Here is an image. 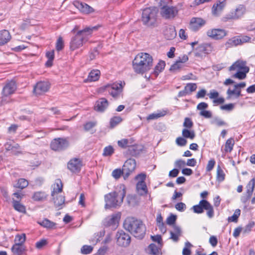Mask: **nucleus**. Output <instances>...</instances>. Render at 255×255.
Segmentation results:
<instances>
[{
  "label": "nucleus",
  "instance_id": "f257e3e1",
  "mask_svg": "<svg viewBox=\"0 0 255 255\" xmlns=\"http://www.w3.org/2000/svg\"><path fill=\"white\" fill-rule=\"evenodd\" d=\"M99 27V25L86 27L82 30H79L71 39L70 49L74 51L82 46L83 44L91 37L93 31L97 30Z\"/></svg>",
  "mask_w": 255,
  "mask_h": 255
},
{
  "label": "nucleus",
  "instance_id": "f03ea898",
  "mask_svg": "<svg viewBox=\"0 0 255 255\" xmlns=\"http://www.w3.org/2000/svg\"><path fill=\"white\" fill-rule=\"evenodd\" d=\"M126 194L125 186L124 184H120L117 186L115 191L105 195V209L117 208L121 206Z\"/></svg>",
  "mask_w": 255,
  "mask_h": 255
},
{
  "label": "nucleus",
  "instance_id": "7ed1b4c3",
  "mask_svg": "<svg viewBox=\"0 0 255 255\" xmlns=\"http://www.w3.org/2000/svg\"><path fill=\"white\" fill-rule=\"evenodd\" d=\"M124 228L134 237L141 239L146 232V227L142 221L134 217H128L124 223Z\"/></svg>",
  "mask_w": 255,
  "mask_h": 255
},
{
  "label": "nucleus",
  "instance_id": "20e7f679",
  "mask_svg": "<svg viewBox=\"0 0 255 255\" xmlns=\"http://www.w3.org/2000/svg\"><path fill=\"white\" fill-rule=\"evenodd\" d=\"M62 190L63 185L62 182L60 179H57L51 192V196L55 206L59 208V209L62 208V206L65 203V196L59 194H61Z\"/></svg>",
  "mask_w": 255,
  "mask_h": 255
},
{
  "label": "nucleus",
  "instance_id": "39448f33",
  "mask_svg": "<svg viewBox=\"0 0 255 255\" xmlns=\"http://www.w3.org/2000/svg\"><path fill=\"white\" fill-rule=\"evenodd\" d=\"M158 12V9L155 6L144 8L141 17L143 24L148 26H153L156 21Z\"/></svg>",
  "mask_w": 255,
  "mask_h": 255
},
{
  "label": "nucleus",
  "instance_id": "423d86ee",
  "mask_svg": "<svg viewBox=\"0 0 255 255\" xmlns=\"http://www.w3.org/2000/svg\"><path fill=\"white\" fill-rule=\"evenodd\" d=\"M245 61L238 60L233 64L229 68L230 71H237L232 77L243 80L246 77V74L249 71V68L246 66Z\"/></svg>",
  "mask_w": 255,
  "mask_h": 255
},
{
  "label": "nucleus",
  "instance_id": "0eeeda50",
  "mask_svg": "<svg viewBox=\"0 0 255 255\" xmlns=\"http://www.w3.org/2000/svg\"><path fill=\"white\" fill-rule=\"evenodd\" d=\"M100 91H107L113 98L115 99H118L120 98L123 92L122 82L121 83H114L103 86L100 88Z\"/></svg>",
  "mask_w": 255,
  "mask_h": 255
},
{
  "label": "nucleus",
  "instance_id": "6e6552de",
  "mask_svg": "<svg viewBox=\"0 0 255 255\" xmlns=\"http://www.w3.org/2000/svg\"><path fill=\"white\" fill-rule=\"evenodd\" d=\"M246 12L245 5L240 4L234 10L231 11L223 18V21L226 22L229 20H237L241 18Z\"/></svg>",
  "mask_w": 255,
  "mask_h": 255
},
{
  "label": "nucleus",
  "instance_id": "1a4fd4ad",
  "mask_svg": "<svg viewBox=\"0 0 255 255\" xmlns=\"http://www.w3.org/2000/svg\"><path fill=\"white\" fill-rule=\"evenodd\" d=\"M69 146V142L64 138H58L53 140L50 144L51 149L55 151H61L66 149Z\"/></svg>",
  "mask_w": 255,
  "mask_h": 255
},
{
  "label": "nucleus",
  "instance_id": "9d476101",
  "mask_svg": "<svg viewBox=\"0 0 255 255\" xmlns=\"http://www.w3.org/2000/svg\"><path fill=\"white\" fill-rule=\"evenodd\" d=\"M178 9L176 7L164 5L161 7L160 14L165 19H172L178 13Z\"/></svg>",
  "mask_w": 255,
  "mask_h": 255
},
{
  "label": "nucleus",
  "instance_id": "9b49d317",
  "mask_svg": "<svg viewBox=\"0 0 255 255\" xmlns=\"http://www.w3.org/2000/svg\"><path fill=\"white\" fill-rule=\"evenodd\" d=\"M214 50L213 45L211 43H203L198 46L195 53L196 57H202L203 55L211 53Z\"/></svg>",
  "mask_w": 255,
  "mask_h": 255
},
{
  "label": "nucleus",
  "instance_id": "f8f14e48",
  "mask_svg": "<svg viewBox=\"0 0 255 255\" xmlns=\"http://www.w3.org/2000/svg\"><path fill=\"white\" fill-rule=\"evenodd\" d=\"M135 167L136 161L134 159H128L125 162L123 167L125 179L128 178L129 175L134 171Z\"/></svg>",
  "mask_w": 255,
  "mask_h": 255
},
{
  "label": "nucleus",
  "instance_id": "ddd939ff",
  "mask_svg": "<svg viewBox=\"0 0 255 255\" xmlns=\"http://www.w3.org/2000/svg\"><path fill=\"white\" fill-rule=\"evenodd\" d=\"M117 244L122 247H127L130 243L129 235L123 230L119 231L116 234Z\"/></svg>",
  "mask_w": 255,
  "mask_h": 255
},
{
  "label": "nucleus",
  "instance_id": "4468645a",
  "mask_svg": "<svg viewBox=\"0 0 255 255\" xmlns=\"http://www.w3.org/2000/svg\"><path fill=\"white\" fill-rule=\"evenodd\" d=\"M50 87V84L48 81H39L34 86L33 92L36 95H40L47 92Z\"/></svg>",
  "mask_w": 255,
  "mask_h": 255
},
{
  "label": "nucleus",
  "instance_id": "2eb2a0df",
  "mask_svg": "<svg viewBox=\"0 0 255 255\" xmlns=\"http://www.w3.org/2000/svg\"><path fill=\"white\" fill-rule=\"evenodd\" d=\"M121 214L120 213L113 214L105 219L104 225L107 227H111L112 229L115 230L118 226Z\"/></svg>",
  "mask_w": 255,
  "mask_h": 255
},
{
  "label": "nucleus",
  "instance_id": "dca6fc26",
  "mask_svg": "<svg viewBox=\"0 0 255 255\" xmlns=\"http://www.w3.org/2000/svg\"><path fill=\"white\" fill-rule=\"evenodd\" d=\"M255 186V178H253L247 185V191L245 194L241 197V202L246 204L251 197Z\"/></svg>",
  "mask_w": 255,
  "mask_h": 255
},
{
  "label": "nucleus",
  "instance_id": "f3484780",
  "mask_svg": "<svg viewBox=\"0 0 255 255\" xmlns=\"http://www.w3.org/2000/svg\"><path fill=\"white\" fill-rule=\"evenodd\" d=\"M226 5V0H218L213 5L211 9L213 16H219Z\"/></svg>",
  "mask_w": 255,
  "mask_h": 255
},
{
  "label": "nucleus",
  "instance_id": "a211bd4d",
  "mask_svg": "<svg viewBox=\"0 0 255 255\" xmlns=\"http://www.w3.org/2000/svg\"><path fill=\"white\" fill-rule=\"evenodd\" d=\"M132 66L135 73L143 74L149 71L152 66V65H147V64H145V63L144 64L142 63H141V64L138 63L137 61H135V59L134 58L132 61Z\"/></svg>",
  "mask_w": 255,
  "mask_h": 255
},
{
  "label": "nucleus",
  "instance_id": "6ab92c4d",
  "mask_svg": "<svg viewBox=\"0 0 255 255\" xmlns=\"http://www.w3.org/2000/svg\"><path fill=\"white\" fill-rule=\"evenodd\" d=\"M132 66L135 73L143 74L149 71L152 66V65H147V64H145V63L144 64L142 63H141V64L138 63L137 61H135V59L134 58L132 61Z\"/></svg>",
  "mask_w": 255,
  "mask_h": 255
},
{
  "label": "nucleus",
  "instance_id": "aec40b11",
  "mask_svg": "<svg viewBox=\"0 0 255 255\" xmlns=\"http://www.w3.org/2000/svg\"><path fill=\"white\" fill-rule=\"evenodd\" d=\"M207 34L209 37L218 40L225 37L227 35V32L222 29H212L209 30L207 32Z\"/></svg>",
  "mask_w": 255,
  "mask_h": 255
},
{
  "label": "nucleus",
  "instance_id": "412c9836",
  "mask_svg": "<svg viewBox=\"0 0 255 255\" xmlns=\"http://www.w3.org/2000/svg\"><path fill=\"white\" fill-rule=\"evenodd\" d=\"M81 161L77 158L71 159L67 164L68 168L73 173L79 172L81 170Z\"/></svg>",
  "mask_w": 255,
  "mask_h": 255
},
{
  "label": "nucleus",
  "instance_id": "4be33fe9",
  "mask_svg": "<svg viewBox=\"0 0 255 255\" xmlns=\"http://www.w3.org/2000/svg\"><path fill=\"white\" fill-rule=\"evenodd\" d=\"M16 89V85L14 81L7 82L3 87L2 94L3 96L7 97L14 93Z\"/></svg>",
  "mask_w": 255,
  "mask_h": 255
},
{
  "label": "nucleus",
  "instance_id": "5701e85b",
  "mask_svg": "<svg viewBox=\"0 0 255 255\" xmlns=\"http://www.w3.org/2000/svg\"><path fill=\"white\" fill-rule=\"evenodd\" d=\"M135 61H137L138 63H142L147 65L151 64L152 65V57L148 53H140L138 54L135 57Z\"/></svg>",
  "mask_w": 255,
  "mask_h": 255
},
{
  "label": "nucleus",
  "instance_id": "b1692460",
  "mask_svg": "<svg viewBox=\"0 0 255 255\" xmlns=\"http://www.w3.org/2000/svg\"><path fill=\"white\" fill-rule=\"evenodd\" d=\"M74 5L81 12L89 14L94 11V9L91 6L85 2H82L79 1H75Z\"/></svg>",
  "mask_w": 255,
  "mask_h": 255
},
{
  "label": "nucleus",
  "instance_id": "393cba45",
  "mask_svg": "<svg viewBox=\"0 0 255 255\" xmlns=\"http://www.w3.org/2000/svg\"><path fill=\"white\" fill-rule=\"evenodd\" d=\"M206 21L199 17H193L190 23V28L192 30L196 31L205 25Z\"/></svg>",
  "mask_w": 255,
  "mask_h": 255
},
{
  "label": "nucleus",
  "instance_id": "a878e982",
  "mask_svg": "<svg viewBox=\"0 0 255 255\" xmlns=\"http://www.w3.org/2000/svg\"><path fill=\"white\" fill-rule=\"evenodd\" d=\"M108 101L105 98H102L96 101L94 109L97 112L103 113L108 108Z\"/></svg>",
  "mask_w": 255,
  "mask_h": 255
},
{
  "label": "nucleus",
  "instance_id": "bb28decb",
  "mask_svg": "<svg viewBox=\"0 0 255 255\" xmlns=\"http://www.w3.org/2000/svg\"><path fill=\"white\" fill-rule=\"evenodd\" d=\"M101 72L99 70H93L89 74L87 79L84 80L86 83L94 82L99 80Z\"/></svg>",
  "mask_w": 255,
  "mask_h": 255
},
{
  "label": "nucleus",
  "instance_id": "cd10ccee",
  "mask_svg": "<svg viewBox=\"0 0 255 255\" xmlns=\"http://www.w3.org/2000/svg\"><path fill=\"white\" fill-rule=\"evenodd\" d=\"M207 200L202 199L198 205H194L192 207V209L195 213L201 214L204 212L205 209Z\"/></svg>",
  "mask_w": 255,
  "mask_h": 255
},
{
  "label": "nucleus",
  "instance_id": "c85d7f7f",
  "mask_svg": "<svg viewBox=\"0 0 255 255\" xmlns=\"http://www.w3.org/2000/svg\"><path fill=\"white\" fill-rule=\"evenodd\" d=\"M11 39L9 32L7 30L0 31V45H3L7 43Z\"/></svg>",
  "mask_w": 255,
  "mask_h": 255
},
{
  "label": "nucleus",
  "instance_id": "c756f323",
  "mask_svg": "<svg viewBox=\"0 0 255 255\" xmlns=\"http://www.w3.org/2000/svg\"><path fill=\"white\" fill-rule=\"evenodd\" d=\"M25 251V248L23 245L14 244L11 247L12 252L16 255H23Z\"/></svg>",
  "mask_w": 255,
  "mask_h": 255
},
{
  "label": "nucleus",
  "instance_id": "7c9ffc66",
  "mask_svg": "<svg viewBox=\"0 0 255 255\" xmlns=\"http://www.w3.org/2000/svg\"><path fill=\"white\" fill-rule=\"evenodd\" d=\"M12 202L13 207L15 210L21 213H26V208L25 206L20 203L19 201L16 200L13 198Z\"/></svg>",
  "mask_w": 255,
  "mask_h": 255
},
{
  "label": "nucleus",
  "instance_id": "2f4dec72",
  "mask_svg": "<svg viewBox=\"0 0 255 255\" xmlns=\"http://www.w3.org/2000/svg\"><path fill=\"white\" fill-rule=\"evenodd\" d=\"M136 190L140 195H143L147 193V188L145 182H137L136 185Z\"/></svg>",
  "mask_w": 255,
  "mask_h": 255
},
{
  "label": "nucleus",
  "instance_id": "473e14b6",
  "mask_svg": "<svg viewBox=\"0 0 255 255\" xmlns=\"http://www.w3.org/2000/svg\"><path fill=\"white\" fill-rule=\"evenodd\" d=\"M165 66V62L163 61H160L155 67L152 74L155 77H157L159 73H160L164 69Z\"/></svg>",
  "mask_w": 255,
  "mask_h": 255
},
{
  "label": "nucleus",
  "instance_id": "72a5a7b5",
  "mask_svg": "<svg viewBox=\"0 0 255 255\" xmlns=\"http://www.w3.org/2000/svg\"><path fill=\"white\" fill-rule=\"evenodd\" d=\"M37 223L41 226L47 229H52L56 225L55 223L47 219H44L42 221H38Z\"/></svg>",
  "mask_w": 255,
  "mask_h": 255
},
{
  "label": "nucleus",
  "instance_id": "f704fd0d",
  "mask_svg": "<svg viewBox=\"0 0 255 255\" xmlns=\"http://www.w3.org/2000/svg\"><path fill=\"white\" fill-rule=\"evenodd\" d=\"M160 245H156L154 244H151L148 246V249L149 250V253L152 255H158L161 251Z\"/></svg>",
  "mask_w": 255,
  "mask_h": 255
},
{
  "label": "nucleus",
  "instance_id": "c9c22d12",
  "mask_svg": "<svg viewBox=\"0 0 255 255\" xmlns=\"http://www.w3.org/2000/svg\"><path fill=\"white\" fill-rule=\"evenodd\" d=\"M182 135L185 138L193 139L195 137V133L194 130H189L187 128H184L182 131Z\"/></svg>",
  "mask_w": 255,
  "mask_h": 255
},
{
  "label": "nucleus",
  "instance_id": "e433bc0d",
  "mask_svg": "<svg viewBox=\"0 0 255 255\" xmlns=\"http://www.w3.org/2000/svg\"><path fill=\"white\" fill-rule=\"evenodd\" d=\"M235 144V140L234 138H230L228 139L225 145L224 151L225 152H231L233 149Z\"/></svg>",
  "mask_w": 255,
  "mask_h": 255
},
{
  "label": "nucleus",
  "instance_id": "4c0bfd02",
  "mask_svg": "<svg viewBox=\"0 0 255 255\" xmlns=\"http://www.w3.org/2000/svg\"><path fill=\"white\" fill-rule=\"evenodd\" d=\"M225 45L227 48L240 45L239 42V37L235 36L229 39L226 43Z\"/></svg>",
  "mask_w": 255,
  "mask_h": 255
},
{
  "label": "nucleus",
  "instance_id": "58836bf2",
  "mask_svg": "<svg viewBox=\"0 0 255 255\" xmlns=\"http://www.w3.org/2000/svg\"><path fill=\"white\" fill-rule=\"evenodd\" d=\"M132 143V139H127L123 138L121 140H118V144L119 146L122 148H126L127 147H129L131 144Z\"/></svg>",
  "mask_w": 255,
  "mask_h": 255
},
{
  "label": "nucleus",
  "instance_id": "ea45409f",
  "mask_svg": "<svg viewBox=\"0 0 255 255\" xmlns=\"http://www.w3.org/2000/svg\"><path fill=\"white\" fill-rule=\"evenodd\" d=\"M96 125V122H89L84 125V128L85 131H90L91 133L93 134L96 132V130L93 129V128Z\"/></svg>",
  "mask_w": 255,
  "mask_h": 255
},
{
  "label": "nucleus",
  "instance_id": "a19ab883",
  "mask_svg": "<svg viewBox=\"0 0 255 255\" xmlns=\"http://www.w3.org/2000/svg\"><path fill=\"white\" fill-rule=\"evenodd\" d=\"M227 94L229 98H231L234 95L236 98H238L242 96L241 89H235V88L233 90L229 88L227 91Z\"/></svg>",
  "mask_w": 255,
  "mask_h": 255
},
{
  "label": "nucleus",
  "instance_id": "79ce46f5",
  "mask_svg": "<svg viewBox=\"0 0 255 255\" xmlns=\"http://www.w3.org/2000/svg\"><path fill=\"white\" fill-rule=\"evenodd\" d=\"M166 111H159L157 113H152L148 116L147 117V120H152L157 119L160 117H163L166 115Z\"/></svg>",
  "mask_w": 255,
  "mask_h": 255
},
{
  "label": "nucleus",
  "instance_id": "37998d69",
  "mask_svg": "<svg viewBox=\"0 0 255 255\" xmlns=\"http://www.w3.org/2000/svg\"><path fill=\"white\" fill-rule=\"evenodd\" d=\"M46 57L47 58L48 60L46 62L45 65L47 67H51L52 65V61L54 58V50L47 52L46 53Z\"/></svg>",
  "mask_w": 255,
  "mask_h": 255
},
{
  "label": "nucleus",
  "instance_id": "c03bdc74",
  "mask_svg": "<svg viewBox=\"0 0 255 255\" xmlns=\"http://www.w3.org/2000/svg\"><path fill=\"white\" fill-rule=\"evenodd\" d=\"M28 185V182L24 178H20L18 180L17 183L14 185L15 188L23 189L26 187Z\"/></svg>",
  "mask_w": 255,
  "mask_h": 255
},
{
  "label": "nucleus",
  "instance_id": "a18cd8bd",
  "mask_svg": "<svg viewBox=\"0 0 255 255\" xmlns=\"http://www.w3.org/2000/svg\"><path fill=\"white\" fill-rule=\"evenodd\" d=\"M185 66V64L180 63L177 61L175 63L172 64L170 68V71L174 73L178 72Z\"/></svg>",
  "mask_w": 255,
  "mask_h": 255
},
{
  "label": "nucleus",
  "instance_id": "49530a36",
  "mask_svg": "<svg viewBox=\"0 0 255 255\" xmlns=\"http://www.w3.org/2000/svg\"><path fill=\"white\" fill-rule=\"evenodd\" d=\"M205 210L207 211L206 214L209 218L211 219L214 216V211L213 207L208 201Z\"/></svg>",
  "mask_w": 255,
  "mask_h": 255
},
{
  "label": "nucleus",
  "instance_id": "de8ad7c7",
  "mask_svg": "<svg viewBox=\"0 0 255 255\" xmlns=\"http://www.w3.org/2000/svg\"><path fill=\"white\" fill-rule=\"evenodd\" d=\"M122 121V119L119 116L112 118L110 121V127L114 128Z\"/></svg>",
  "mask_w": 255,
  "mask_h": 255
},
{
  "label": "nucleus",
  "instance_id": "09e8293b",
  "mask_svg": "<svg viewBox=\"0 0 255 255\" xmlns=\"http://www.w3.org/2000/svg\"><path fill=\"white\" fill-rule=\"evenodd\" d=\"M241 214V210L239 209H237L235 210L234 214L231 216L229 217L228 218V221L229 222H237L238 221V219L240 216Z\"/></svg>",
  "mask_w": 255,
  "mask_h": 255
},
{
  "label": "nucleus",
  "instance_id": "8fccbe9b",
  "mask_svg": "<svg viewBox=\"0 0 255 255\" xmlns=\"http://www.w3.org/2000/svg\"><path fill=\"white\" fill-rule=\"evenodd\" d=\"M217 180L220 182L223 181L225 179V174L220 166L217 167Z\"/></svg>",
  "mask_w": 255,
  "mask_h": 255
},
{
  "label": "nucleus",
  "instance_id": "3c124183",
  "mask_svg": "<svg viewBox=\"0 0 255 255\" xmlns=\"http://www.w3.org/2000/svg\"><path fill=\"white\" fill-rule=\"evenodd\" d=\"M211 124L213 125H216L218 127H221V126H227V124L224 121H223L222 119L218 118V117H215L213 118V119L211 121Z\"/></svg>",
  "mask_w": 255,
  "mask_h": 255
},
{
  "label": "nucleus",
  "instance_id": "603ef678",
  "mask_svg": "<svg viewBox=\"0 0 255 255\" xmlns=\"http://www.w3.org/2000/svg\"><path fill=\"white\" fill-rule=\"evenodd\" d=\"M114 152V149L113 147L111 145H109L104 148L103 155L104 156H109L112 155Z\"/></svg>",
  "mask_w": 255,
  "mask_h": 255
},
{
  "label": "nucleus",
  "instance_id": "864d4df0",
  "mask_svg": "<svg viewBox=\"0 0 255 255\" xmlns=\"http://www.w3.org/2000/svg\"><path fill=\"white\" fill-rule=\"evenodd\" d=\"M26 240V236L25 234L21 235H17L15 238V244H19L20 245H23Z\"/></svg>",
  "mask_w": 255,
  "mask_h": 255
},
{
  "label": "nucleus",
  "instance_id": "5fc2aeb1",
  "mask_svg": "<svg viewBox=\"0 0 255 255\" xmlns=\"http://www.w3.org/2000/svg\"><path fill=\"white\" fill-rule=\"evenodd\" d=\"M45 198V194L42 192H36L34 193L32 198L35 201H41Z\"/></svg>",
  "mask_w": 255,
  "mask_h": 255
},
{
  "label": "nucleus",
  "instance_id": "6e6d98bb",
  "mask_svg": "<svg viewBox=\"0 0 255 255\" xmlns=\"http://www.w3.org/2000/svg\"><path fill=\"white\" fill-rule=\"evenodd\" d=\"M112 175L116 179H118L122 175L124 176V170L123 169H116L113 171Z\"/></svg>",
  "mask_w": 255,
  "mask_h": 255
},
{
  "label": "nucleus",
  "instance_id": "4d7b16f0",
  "mask_svg": "<svg viewBox=\"0 0 255 255\" xmlns=\"http://www.w3.org/2000/svg\"><path fill=\"white\" fill-rule=\"evenodd\" d=\"M128 152L131 156H136L139 154V151L137 149V147L131 144L128 149Z\"/></svg>",
  "mask_w": 255,
  "mask_h": 255
},
{
  "label": "nucleus",
  "instance_id": "13d9d810",
  "mask_svg": "<svg viewBox=\"0 0 255 255\" xmlns=\"http://www.w3.org/2000/svg\"><path fill=\"white\" fill-rule=\"evenodd\" d=\"M93 248L91 246L84 245L81 249L82 254L84 255H88L93 251Z\"/></svg>",
  "mask_w": 255,
  "mask_h": 255
},
{
  "label": "nucleus",
  "instance_id": "bf43d9fd",
  "mask_svg": "<svg viewBox=\"0 0 255 255\" xmlns=\"http://www.w3.org/2000/svg\"><path fill=\"white\" fill-rule=\"evenodd\" d=\"M255 223L254 221H251L248 224L244 227L243 230V233H249L252 229V228L255 226Z\"/></svg>",
  "mask_w": 255,
  "mask_h": 255
},
{
  "label": "nucleus",
  "instance_id": "052dcab7",
  "mask_svg": "<svg viewBox=\"0 0 255 255\" xmlns=\"http://www.w3.org/2000/svg\"><path fill=\"white\" fill-rule=\"evenodd\" d=\"M197 88V85L195 83H188L185 86L188 93L195 91Z\"/></svg>",
  "mask_w": 255,
  "mask_h": 255
},
{
  "label": "nucleus",
  "instance_id": "680f3d73",
  "mask_svg": "<svg viewBox=\"0 0 255 255\" xmlns=\"http://www.w3.org/2000/svg\"><path fill=\"white\" fill-rule=\"evenodd\" d=\"M192 246V245L189 242H187L185 243V247L183 249L182 255H191V251L189 248Z\"/></svg>",
  "mask_w": 255,
  "mask_h": 255
},
{
  "label": "nucleus",
  "instance_id": "e2e57ef3",
  "mask_svg": "<svg viewBox=\"0 0 255 255\" xmlns=\"http://www.w3.org/2000/svg\"><path fill=\"white\" fill-rule=\"evenodd\" d=\"M187 143V140L183 137H178L176 139V143L180 146H184Z\"/></svg>",
  "mask_w": 255,
  "mask_h": 255
},
{
  "label": "nucleus",
  "instance_id": "0e129e2a",
  "mask_svg": "<svg viewBox=\"0 0 255 255\" xmlns=\"http://www.w3.org/2000/svg\"><path fill=\"white\" fill-rule=\"evenodd\" d=\"M64 47V42L61 37H59L56 42V49L57 51L61 50Z\"/></svg>",
  "mask_w": 255,
  "mask_h": 255
},
{
  "label": "nucleus",
  "instance_id": "69168bd1",
  "mask_svg": "<svg viewBox=\"0 0 255 255\" xmlns=\"http://www.w3.org/2000/svg\"><path fill=\"white\" fill-rule=\"evenodd\" d=\"M193 126V123L191 120V119L189 118H186L184 120V122L183 123V126L186 128H191Z\"/></svg>",
  "mask_w": 255,
  "mask_h": 255
},
{
  "label": "nucleus",
  "instance_id": "338daca9",
  "mask_svg": "<svg viewBox=\"0 0 255 255\" xmlns=\"http://www.w3.org/2000/svg\"><path fill=\"white\" fill-rule=\"evenodd\" d=\"M176 220V216L171 214L166 220L167 224L169 225H174Z\"/></svg>",
  "mask_w": 255,
  "mask_h": 255
},
{
  "label": "nucleus",
  "instance_id": "774afa93",
  "mask_svg": "<svg viewBox=\"0 0 255 255\" xmlns=\"http://www.w3.org/2000/svg\"><path fill=\"white\" fill-rule=\"evenodd\" d=\"M175 207L177 210L180 212H183L185 210L186 206L184 203L179 202L175 205Z\"/></svg>",
  "mask_w": 255,
  "mask_h": 255
}]
</instances>
